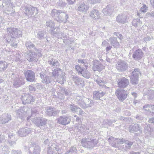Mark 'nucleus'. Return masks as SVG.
Masks as SVG:
<instances>
[{"mask_svg": "<svg viewBox=\"0 0 154 154\" xmlns=\"http://www.w3.org/2000/svg\"><path fill=\"white\" fill-rule=\"evenodd\" d=\"M108 141L109 144L112 147H118V145L122 144L125 143L126 144V147L129 148L133 144V143L129 142L128 140H125L123 139H116L112 137H111L108 139Z\"/></svg>", "mask_w": 154, "mask_h": 154, "instance_id": "f257e3e1", "label": "nucleus"}, {"mask_svg": "<svg viewBox=\"0 0 154 154\" xmlns=\"http://www.w3.org/2000/svg\"><path fill=\"white\" fill-rule=\"evenodd\" d=\"M76 100L78 104L83 108L91 107L94 105L92 100L84 96H77Z\"/></svg>", "mask_w": 154, "mask_h": 154, "instance_id": "f03ea898", "label": "nucleus"}, {"mask_svg": "<svg viewBox=\"0 0 154 154\" xmlns=\"http://www.w3.org/2000/svg\"><path fill=\"white\" fill-rule=\"evenodd\" d=\"M37 112L35 110H32V116L31 118L32 121L37 126L41 128L42 127H44L46 125L47 120L44 118H40L34 117L32 118L34 115V113H36Z\"/></svg>", "mask_w": 154, "mask_h": 154, "instance_id": "7ed1b4c3", "label": "nucleus"}, {"mask_svg": "<svg viewBox=\"0 0 154 154\" xmlns=\"http://www.w3.org/2000/svg\"><path fill=\"white\" fill-rule=\"evenodd\" d=\"M98 141L96 139L84 138L81 142L83 147H87L90 149L93 148L97 143Z\"/></svg>", "mask_w": 154, "mask_h": 154, "instance_id": "20e7f679", "label": "nucleus"}, {"mask_svg": "<svg viewBox=\"0 0 154 154\" xmlns=\"http://www.w3.org/2000/svg\"><path fill=\"white\" fill-rule=\"evenodd\" d=\"M6 31L12 38H19L22 36V32L17 28L9 27L7 29Z\"/></svg>", "mask_w": 154, "mask_h": 154, "instance_id": "39448f33", "label": "nucleus"}, {"mask_svg": "<svg viewBox=\"0 0 154 154\" xmlns=\"http://www.w3.org/2000/svg\"><path fill=\"white\" fill-rule=\"evenodd\" d=\"M115 94L119 99L121 101L124 100L127 97L128 95L127 91L123 89H117Z\"/></svg>", "mask_w": 154, "mask_h": 154, "instance_id": "423d86ee", "label": "nucleus"}, {"mask_svg": "<svg viewBox=\"0 0 154 154\" xmlns=\"http://www.w3.org/2000/svg\"><path fill=\"white\" fill-rule=\"evenodd\" d=\"M21 99L23 104L30 103L33 102L34 100L33 97L29 94H24L21 97Z\"/></svg>", "mask_w": 154, "mask_h": 154, "instance_id": "0eeeda50", "label": "nucleus"}, {"mask_svg": "<svg viewBox=\"0 0 154 154\" xmlns=\"http://www.w3.org/2000/svg\"><path fill=\"white\" fill-rule=\"evenodd\" d=\"M59 124L66 125L70 123L71 121L70 117L69 116H61L57 120Z\"/></svg>", "mask_w": 154, "mask_h": 154, "instance_id": "6e6552de", "label": "nucleus"}, {"mask_svg": "<svg viewBox=\"0 0 154 154\" xmlns=\"http://www.w3.org/2000/svg\"><path fill=\"white\" fill-rule=\"evenodd\" d=\"M116 69L119 71H124L126 70L128 67V64L122 60L119 61L116 64Z\"/></svg>", "mask_w": 154, "mask_h": 154, "instance_id": "1a4fd4ad", "label": "nucleus"}, {"mask_svg": "<svg viewBox=\"0 0 154 154\" xmlns=\"http://www.w3.org/2000/svg\"><path fill=\"white\" fill-rule=\"evenodd\" d=\"M61 153L58 147L55 144H53L49 148L48 154H60Z\"/></svg>", "mask_w": 154, "mask_h": 154, "instance_id": "9d476101", "label": "nucleus"}, {"mask_svg": "<svg viewBox=\"0 0 154 154\" xmlns=\"http://www.w3.org/2000/svg\"><path fill=\"white\" fill-rule=\"evenodd\" d=\"M26 80L29 82H32L35 79V74L32 71L28 70L25 73Z\"/></svg>", "mask_w": 154, "mask_h": 154, "instance_id": "9b49d317", "label": "nucleus"}, {"mask_svg": "<svg viewBox=\"0 0 154 154\" xmlns=\"http://www.w3.org/2000/svg\"><path fill=\"white\" fill-rule=\"evenodd\" d=\"M129 84L128 80L125 78L120 79L118 80V85L119 88H125L127 87Z\"/></svg>", "mask_w": 154, "mask_h": 154, "instance_id": "f8f14e48", "label": "nucleus"}, {"mask_svg": "<svg viewBox=\"0 0 154 154\" xmlns=\"http://www.w3.org/2000/svg\"><path fill=\"white\" fill-rule=\"evenodd\" d=\"M143 56V52L140 49L134 51L133 54V58L135 60L139 61Z\"/></svg>", "mask_w": 154, "mask_h": 154, "instance_id": "ddd939ff", "label": "nucleus"}, {"mask_svg": "<svg viewBox=\"0 0 154 154\" xmlns=\"http://www.w3.org/2000/svg\"><path fill=\"white\" fill-rule=\"evenodd\" d=\"M11 119V115L7 113L4 114L0 116V122L2 124L7 123Z\"/></svg>", "mask_w": 154, "mask_h": 154, "instance_id": "4468645a", "label": "nucleus"}, {"mask_svg": "<svg viewBox=\"0 0 154 154\" xmlns=\"http://www.w3.org/2000/svg\"><path fill=\"white\" fill-rule=\"evenodd\" d=\"M69 108L71 111L74 112H79L78 114L80 115H83L85 114L84 112L80 108L77 107L74 104L69 105Z\"/></svg>", "mask_w": 154, "mask_h": 154, "instance_id": "2eb2a0df", "label": "nucleus"}, {"mask_svg": "<svg viewBox=\"0 0 154 154\" xmlns=\"http://www.w3.org/2000/svg\"><path fill=\"white\" fill-rule=\"evenodd\" d=\"M31 130L27 128H21L18 131V135L23 137L26 136L29 134Z\"/></svg>", "mask_w": 154, "mask_h": 154, "instance_id": "dca6fc26", "label": "nucleus"}, {"mask_svg": "<svg viewBox=\"0 0 154 154\" xmlns=\"http://www.w3.org/2000/svg\"><path fill=\"white\" fill-rule=\"evenodd\" d=\"M105 66L99 62H95L93 65V69L94 71H100L105 68Z\"/></svg>", "mask_w": 154, "mask_h": 154, "instance_id": "f3484780", "label": "nucleus"}, {"mask_svg": "<svg viewBox=\"0 0 154 154\" xmlns=\"http://www.w3.org/2000/svg\"><path fill=\"white\" fill-rule=\"evenodd\" d=\"M26 57L27 60L29 61H36L38 60L37 55L34 52L29 51L27 53Z\"/></svg>", "mask_w": 154, "mask_h": 154, "instance_id": "a211bd4d", "label": "nucleus"}, {"mask_svg": "<svg viewBox=\"0 0 154 154\" xmlns=\"http://www.w3.org/2000/svg\"><path fill=\"white\" fill-rule=\"evenodd\" d=\"M105 94L101 91H95L93 93V98L95 100L100 99L101 97L104 96Z\"/></svg>", "mask_w": 154, "mask_h": 154, "instance_id": "6ab92c4d", "label": "nucleus"}, {"mask_svg": "<svg viewBox=\"0 0 154 154\" xmlns=\"http://www.w3.org/2000/svg\"><path fill=\"white\" fill-rule=\"evenodd\" d=\"M127 20V17L125 14H120L116 17V20L118 23H125Z\"/></svg>", "mask_w": 154, "mask_h": 154, "instance_id": "aec40b11", "label": "nucleus"}, {"mask_svg": "<svg viewBox=\"0 0 154 154\" xmlns=\"http://www.w3.org/2000/svg\"><path fill=\"white\" fill-rule=\"evenodd\" d=\"M72 80L77 85L83 86L84 85V81L82 79L75 76H72Z\"/></svg>", "mask_w": 154, "mask_h": 154, "instance_id": "412c9836", "label": "nucleus"}, {"mask_svg": "<svg viewBox=\"0 0 154 154\" xmlns=\"http://www.w3.org/2000/svg\"><path fill=\"white\" fill-rule=\"evenodd\" d=\"M59 113L58 111H56L51 107L48 108L46 111L47 114L49 116H55Z\"/></svg>", "mask_w": 154, "mask_h": 154, "instance_id": "4be33fe9", "label": "nucleus"}, {"mask_svg": "<svg viewBox=\"0 0 154 154\" xmlns=\"http://www.w3.org/2000/svg\"><path fill=\"white\" fill-rule=\"evenodd\" d=\"M109 40L110 42V43L113 46L116 48L119 47V44L116 38L111 37L110 38Z\"/></svg>", "mask_w": 154, "mask_h": 154, "instance_id": "5701e85b", "label": "nucleus"}, {"mask_svg": "<svg viewBox=\"0 0 154 154\" xmlns=\"http://www.w3.org/2000/svg\"><path fill=\"white\" fill-rule=\"evenodd\" d=\"M98 13V10H92L90 13V16L94 20L98 19L100 17V15Z\"/></svg>", "mask_w": 154, "mask_h": 154, "instance_id": "b1692460", "label": "nucleus"}, {"mask_svg": "<svg viewBox=\"0 0 154 154\" xmlns=\"http://www.w3.org/2000/svg\"><path fill=\"white\" fill-rule=\"evenodd\" d=\"M33 146L31 147L29 151L31 152V150L34 149L32 154H39L40 148L38 146H36L35 144H32Z\"/></svg>", "mask_w": 154, "mask_h": 154, "instance_id": "393cba45", "label": "nucleus"}, {"mask_svg": "<svg viewBox=\"0 0 154 154\" xmlns=\"http://www.w3.org/2000/svg\"><path fill=\"white\" fill-rule=\"evenodd\" d=\"M40 77L42 79V82L43 83L48 84L51 82V80L49 77H44V75L40 73Z\"/></svg>", "mask_w": 154, "mask_h": 154, "instance_id": "a878e982", "label": "nucleus"}, {"mask_svg": "<svg viewBox=\"0 0 154 154\" xmlns=\"http://www.w3.org/2000/svg\"><path fill=\"white\" fill-rule=\"evenodd\" d=\"M144 96H146L148 99H153L154 98V91L151 89L148 90Z\"/></svg>", "mask_w": 154, "mask_h": 154, "instance_id": "bb28decb", "label": "nucleus"}, {"mask_svg": "<svg viewBox=\"0 0 154 154\" xmlns=\"http://www.w3.org/2000/svg\"><path fill=\"white\" fill-rule=\"evenodd\" d=\"M48 63L50 65H51L52 67H55L58 66L59 63L57 60H56L51 59L48 61Z\"/></svg>", "mask_w": 154, "mask_h": 154, "instance_id": "cd10ccee", "label": "nucleus"}, {"mask_svg": "<svg viewBox=\"0 0 154 154\" xmlns=\"http://www.w3.org/2000/svg\"><path fill=\"white\" fill-rule=\"evenodd\" d=\"M16 112L17 113V117L23 119L24 117V112L22 109L16 110Z\"/></svg>", "mask_w": 154, "mask_h": 154, "instance_id": "c85d7f7f", "label": "nucleus"}, {"mask_svg": "<svg viewBox=\"0 0 154 154\" xmlns=\"http://www.w3.org/2000/svg\"><path fill=\"white\" fill-rule=\"evenodd\" d=\"M78 8L80 10H88L89 7L83 2H80Z\"/></svg>", "mask_w": 154, "mask_h": 154, "instance_id": "c756f323", "label": "nucleus"}, {"mask_svg": "<svg viewBox=\"0 0 154 154\" xmlns=\"http://www.w3.org/2000/svg\"><path fill=\"white\" fill-rule=\"evenodd\" d=\"M62 73L61 69H60L57 68L56 69H55L52 72L53 75L56 79V78H58L60 75Z\"/></svg>", "mask_w": 154, "mask_h": 154, "instance_id": "7c9ffc66", "label": "nucleus"}, {"mask_svg": "<svg viewBox=\"0 0 154 154\" xmlns=\"http://www.w3.org/2000/svg\"><path fill=\"white\" fill-rule=\"evenodd\" d=\"M142 23L140 21L139 19L134 20L132 22V25L135 27H137L138 26H141Z\"/></svg>", "mask_w": 154, "mask_h": 154, "instance_id": "2f4dec72", "label": "nucleus"}, {"mask_svg": "<svg viewBox=\"0 0 154 154\" xmlns=\"http://www.w3.org/2000/svg\"><path fill=\"white\" fill-rule=\"evenodd\" d=\"M64 74V73L62 74V75H60L58 77V78H56L57 79H56V81L61 84H63L65 80V79L63 76Z\"/></svg>", "mask_w": 154, "mask_h": 154, "instance_id": "473e14b6", "label": "nucleus"}, {"mask_svg": "<svg viewBox=\"0 0 154 154\" xmlns=\"http://www.w3.org/2000/svg\"><path fill=\"white\" fill-rule=\"evenodd\" d=\"M8 64L6 62H0V72L4 71L7 68Z\"/></svg>", "mask_w": 154, "mask_h": 154, "instance_id": "72a5a7b5", "label": "nucleus"}, {"mask_svg": "<svg viewBox=\"0 0 154 154\" xmlns=\"http://www.w3.org/2000/svg\"><path fill=\"white\" fill-rule=\"evenodd\" d=\"M23 80V79L22 78L17 79L14 81V85L15 86H17V87L20 86L22 84Z\"/></svg>", "mask_w": 154, "mask_h": 154, "instance_id": "f704fd0d", "label": "nucleus"}, {"mask_svg": "<svg viewBox=\"0 0 154 154\" xmlns=\"http://www.w3.org/2000/svg\"><path fill=\"white\" fill-rule=\"evenodd\" d=\"M13 55L14 56V59L16 61H18L21 57L20 54L18 52L14 51L13 52Z\"/></svg>", "mask_w": 154, "mask_h": 154, "instance_id": "c9c22d12", "label": "nucleus"}, {"mask_svg": "<svg viewBox=\"0 0 154 154\" xmlns=\"http://www.w3.org/2000/svg\"><path fill=\"white\" fill-rule=\"evenodd\" d=\"M95 81L96 83L100 85V86L102 87H105L106 88H108V87H106L105 85V84L106 83V82L102 81V80L100 79H97L95 80Z\"/></svg>", "mask_w": 154, "mask_h": 154, "instance_id": "e433bc0d", "label": "nucleus"}, {"mask_svg": "<svg viewBox=\"0 0 154 154\" xmlns=\"http://www.w3.org/2000/svg\"><path fill=\"white\" fill-rule=\"evenodd\" d=\"M81 74L84 77L87 79L89 78L91 76L90 73L86 70H84Z\"/></svg>", "mask_w": 154, "mask_h": 154, "instance_id": "4c0bfd02", "label": "nucleus"}, {"mask_svg": "<svg viewBox=\"0 0 154 154\" xmlns=\"http://www.w3.org/2000/svg\"><path fill=\"white\" fill-rule=\"evenodd\" d=\"M131 83L134 85L138 84V78L133 76H131Z\"/></svg>", "mask_w": 154, "mask_h": 154, "instance_id": "58836bf2", "label": "nucleus"}, {"mask_svg": "<svg viewBox=\"0 0 154 154\" xmlns=\"http://www.w3.org/2000/svg\"><path fill=\"white\" fill-rule=\"evenodd\" d=\"M46 26L47 27H49L51 29H54V22L52 20H48L47 21Z\"/></svg>", "mask_w": 154, "mask_h": 154, "instance_id": "ea45409f", "label": "nucleus"}, {"mask_svg": "<svg viewBox=\"0 0 154 154\" xmlns=\"http://www.w3.org/2000/svg\"><path fill=\"white\" fill-rule=\"evenodd\" d=\"M140 74L139 69H135L132 72V74L131 76H134L135 77L138 78L139 75Z\"/></svg>", "mask_w": 154, "mask_h": 154, "instance_id": "a19ab883", "label": "nucleus"}, {"mask_svg": "<svg viewBox=\"0 0 154 154\" xmlns=\"http://www.w3.org/2000/svg\"><path fill=\"white\" fill-rule=\"evenodd\" d=\"M138 127V124H136L133 125H131L129 127V131L131 133H133L135 131V128Z\"/></svg>", "mask_w": 154, "mask_h": 154, "instance_id": "79ce46f5", "label": "nucleus"}, {"mask_svg": "<svg viewBox=\"0 0 154 154\" xmlns=\"http://www.w3.org/2000/svg\"><path fill=\"white\" fill-rule=\"evenodd\" d=\"M68 18V16L66 15V19L64 20H63L62 18L60 17H58L57 18H56V20L60 23L63 22L64 23L66 22L67 19Z\"/></svg>", "mask_w": 154, "mask_h": 154, "instance_id": "37998d69", "label": "nucleus"}, {"mask_svg": "<svg viewBox=\"0 0 154 154\" xmlns=\"http://www.w3.org/2000/svg\"><path fill=\"white\" fill-rule=\"evenodd\" d=\"M143 109L146 111H151L152 109L154 108V105L150 106L149 105H145L143 107Z\"/></svg>", "mask_w": 154, "mask_h": 154, "instance_id": "c03bdc74", "label": "nucleus"}, {"mask_svg": "<svg viewBox=\"0 0 154 154\" xmlns=\"http://www.w3.org/2000/svg\"><path fill=\"white\" fill-rule=\"evenodd\" d=\"M34 46L31 42L29 41L27 42L26 44V46L28 49L34 48Z\"/></svg>", "mask_w": 154, "mask_h": 154, "instance_id": "a18cd8bd", "label": "nucleus"}, {"mask_svg": "<svg viewBox=\"0 0 154 154\" xmlns=\"http://www.w3.org/2000/svg\"><path fill=\"white\" fill-rule=\"evenodd\" d=\"M75 69L79 73H80L81 74L84 70L83 68H81L80 66L78 65L75 66Z\"/></svg>", "mask_w": 154, "mask_h": 154, "instance_id": "49530a36", "label": "nucleus"}, {"mask_svg": "<svg viewBox=\"0 0 154 154\" xmlns=\"http://www.w3.org/2000/svg\"><path fill=\"white\" fill-rule=\"evenodd\" d=\"M77 151L76 148L75 147H73L70 149L69 152L71 154H75Z\"/></svg>", "mask_w": 154, "mask_h": 154, "instance_id": "de8ad7c7", "label": "nucleus"}, {"mask_svg": "<svg viewBox=\"0 0 154 154\" xmlns=\"http://www.w3.org/2000/svg\"><path fill=\"white\" fill-rule=\"evenodd\" d=\"M135 132L141 133L142 132V128L140 127L139 125H138V127L136 128H135Z\"/></svg>", "mask_w": 154, "mask_h": 154, "instance_id": "09e8293b", "label": "nucleus"}, {"mask_svg": "<svg viewBox=\"0 0 154 154\" xmlns=\"http://www.w3.org/2000/svg\"><path fill=\"white\" fill-rule=\"evenodd\" d=\"M2 151L4 152V153H8L9 152L8 148L7 146H4L2 148Z\"/></svg>", "mask_w": 154, "mask_h": 154, "instance_id": "8fccbe9b", "label": "nucleus"}, {"mask_svg": "<svg viewBox=\"0 0 154 154\" xmlns=\"http://www.w3.org/2000/svg\"><path fill=\"white\" fill-rule=\"evenodd\" d=\"M44 36V34L43 32L41 31L39 32L37 34V36L40 39H41Z\"/></svg>", "mask_w": 154, "mask_h": 154, "instance_id": "3c124183", "label": "nucleus"}, {"mask_svg": "<svg viewBox=\"0 0 154 154\" xmlns=\"http://www.w3.org/2000/svg\"><path fill=\"white\" fill-rule=\"evenodd\" d=\"M82 125H81V126L80 127H77L79 131H80V132H82L83 131L85 130L86 129V128L85 127H84L83 126H82Z\"/></svg>", "mask_w": 154, "mask_h": 154, "instance_id": "603ef678", "label": "nucleus"}, {"mask_svg": "<svg viewBox=\"0 0 154 154\" xmlns=\"http://www.w3.org/2000/svg\"><path fill=\"white\" fill-rule=\"evenodd\" d=\"M5 141V136L3 135H0V143H2Z\"/></svg>", "mask_w": 154, "mask_h": 154, "instance_id": "864d4df0", "label": "nucleus"}, {"mask_svg": "<svg viewBox=\"0 0 154 154\" xmlns=\"http://www.w3.org/2000/svg\"><path fill=\"white\" fill-rule=\"evenodd\" d=\"M91 4H95L99 2L101 0H88Z\"/></svg>", "mask_w": 154, "mask_h": 154, "instance_id": "5fc2aeb1", "label": "nucleus"}, {"mask_svg": "<svg viewBox=\"0 0 154 154\" xmlns=\"http://www.w3.org/2000/svg\"><path fill=\"white\" fill-rule=\"evenodd\" d=\"M29 88L30 91H35V88L32 85H30L29 87Z\"/></svg>", "mask_w": 154, "mask_h": 154, "instance_id": "6e6d98bb", "label": "nucleus"}, {"mask_svg": "<svg viewBox=\"0 0 154 154\" xmlns=\"http://www.w3.org/2000/svg\"><path fill=\"white\" fill-rule=\"evenodd\" d=\"M151 38L149 36H147L143 38V40L145 42H146L150 40Z\"/></svg>", "mask_w": 154, "mask_h": 154, "instance_id": "4d7b16f0", "label": "nucleus"}, {"mask_svg": "<svg viewBox=\"0 0 154 154\" xmlns=\"http://www.w3.org/2000/svg\"><path fill=\"white\" fill-rule=\"evenodd\" d=\"M68 3L69 4H73L75 1L76 0H66Z\"/></svg>", "mask_w": 154, "mask_h": 154, "instance_id": "13d9d810", "label": "nucleus"}, {"mask_svg": "<svg viewBox=\"0 0 154 154\" xmlns=\"http://www.w3.org/2000/svg\"><path fill=\"white\" fill-rule=\"evenodd\" d=\"M147 126H146V127L144 128V131L147 132H150V131H149V128H150V127L149 125V124L146 125Z\"/></svg>", "mask_w": 154, "mask_h": 154, "instance_id": "bf43d9fd", "label": "nucleus"}, {"mask_svg": "<svg viewBox=\"0 0 154 154\" xmlns=\"http://www.w3.org/2000/svg\"><path fill=\"white\" fill-rule=\"evenodd\" d=\"M9 142L11 146L14 145L16 144V142L14 141H12L11 140H9Z\"/></svg>", "mask_w": 154, "mask_h": 154, "instance_id": "052dcab7", "label": "nucleus"}, {"mask_svg": "<svg viewBox=\"0 0 154 154\" xmlns=\"http://www.w3.org/2000/svg\"><path fill=\"white\" fill-rule=\"evenodd\" d=\"M149 122L150 123H153L154 124V118H151L149 119Z\"/></svg>", "mask_w": 154, "mask_h": 154, "instance_id": "680f3d73", "label": "nucleus"}, {"mask_svg": "<svg viewBox=\"0 0 154 154\" xmlns=\"http://www.w3.org/2000/svg\"><path fill=\"white\" fill-rule=\"evenodd\" d=\"M108 43L105 41H103L102 43V45L103 46H106L107 45Z\"/></svg>", "mask_w": 154, "mask_h": 154, "instance_id": "e2e57ef3", "label": "nucleus"}, {"mask_svg": "<svg viewBox=\"0 0 154 154\" xmlns=\"http://www.w3.org/2000/svg\"><path fill=\"white\" fill-rule=\"evenodd\" d=\"M147 8V7L145 5L143 4L140 10H142V9H143V10H146Z\"/></svg>", "mask_w": 154, "mask_h": 154, "instance_id": "0e129e2a", "label": "nucleus"}, {"mask_svg": "<svg viewBox=\"0 0 154 154\" xmlns=\"http://www.w3.org/2000/svg\"><path fill=\"white\" fill-rule=\"evenodd\" d=\"M116 35L120 39H122L123 38L122 35L121 34L118 33Z\"/></svg>", "mask_w": 154, "mask_h": 154, "instance_id": "69168bd1", "label": "nucleus"}, {"mask_svg": "<svg viewBox=\"0 0 154 154\" xmlns=\"http://www.w3.org/2000/svg\"><path fill=\"white\" fill-rule=\"evenodd\" d=\"M14 134L10 132L9 133L8 136L9 138H11V137L13 136Z\"/></svg>", "mask_w": 154, "mask_h": 154, "instance_id": "338daca9", "label": "nucleus"}, {"mask_svg": "<svg viewBox=\"0 0 154 154\" xmlns=\"http://www.w3.org/2000/svg\"><path fill=\"white\" fill-rule=\"evenodd\" d=\"M150 3L154 7V0H150Z\"/></svg>", "mask_w": 154, "mask_h": 154, "instance_id": "774afa93", "label": "nucleus"}]
</instances>
